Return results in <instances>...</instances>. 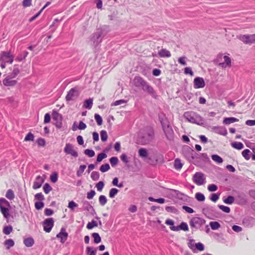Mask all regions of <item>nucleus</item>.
Listing matches in <instances>:
<instances>
[{"label": "nucleus", "mask_w": 255, "mask_h": 255, "mask_svg": "<svg viewBox=\"0 0 255 255\" xmlns=\"http://www.w3.org/2000/svg\"><path fill=\"white\" fill-rule=\"evenodd\" d=\"M106 157H107V155L106 153H101L99 154L97 156V162H101L103 159L105 158Z\"/></svg>", "instance_id": "nucleus-56"}, {"label": "nucleus", "mask_w": 255, "mask_h": 255, "mask_svg": "<svg viewBox=\"0 0 255 255\" xmlns=\"http://www.w3.org/2000/svg\"><path fill=\"white\" fill-rule=\"evenodd\" d=\"M195 198L197 199V200L200 202L204 201L205 199V197L204 194L200 192L196 193Z\"/></svg>", "instance_id": "nucleus-40"}, {"label": "nucleus", "mask_w": 255, "mask_h": 255, "mask_svg": "<svg viewBox=\"0 0 255 255\" xmlns=\"http://www.w3.org/2000/svg\"><path fill=\"white\" fill-rule=\"evenodd\" d=\"M103 32L101 29H98L91 37V41L95 46H98L102 41Z\"/></svg>", "instance_id": "nucleus-7"}, {"label": "nucleus", "mask_w": 255, "mask_h": 255, "mask_svg": "<svg viewBox=\"0 0 255 255\" xmlns=\"http://www.w3.org/2000/svg\"><path fill=\"white\" fill-rule=\"evenodd\" d=\"M86 168V166L85 165H80L79 170L77 171V175L80 177L82 175V173L84 171Z\"/></svg>", "instance_id": "nucleus-48"}, {"label": "nucleus", "mask_w": 255, "mask_h": 255, "mask_svg": "<svg viewBox=\"0 0 255 255\" xmlns=\"http://www.w3.org/2000/svg\"><path fill=\"white\" fill-rule=\"evenodd\" d=\"M158 54L160 57H170L171 56L170 51L165 48L161 49Z\"/></svg>", "instance_id": "nucleus-24"}, {"label": "nucleus", "mask_w": 255, "mask_h": 255, "mask_svg": "<svg viewBox=\"0 0 255 255\" xmlns=\"http://www.w3.org/2000/svg\"><path fill=\"white\" fill-rule=\"evenodd\" d=\"M212 159L217 163L220 164L222 163L223 161V160L222 157L217 154H213L211 156Z\"/></svg>", "instance_id": "nucleus-32"}, {"label": "nucleus", "mask_w": 255, "mask_h": 255, "mask_svg": "<svg viewBox=\"0 0 255 255\" xmlns=\"http://www.w3.org/2000/svg\"><path fill=\"white\" fill-rule=\"evenodd\" d=\"M171 230L173 231H178L180 230H183L184 231H188V226L186 223L182 222L180 225L178 226H172L170 227Z\"/></svg>", "instance_id": "nucleus-17"}, {"label": "nucleus", "mask_w": 255, "mask_h": 255, "mask_svg": "<svg viewBox=\"0 0 255 255\" xmlns=\"http://www.w3.org/2000/svg\"><path fill=\"white\" fill-rule=\"evenodd\" d=\"M95 119L99 126H101L102 124V118L99 114H96L95 115Z\"/></svg>", "instance_id": "nucleus-55"}, {"label": "nucleus", "mask_w": 255, "mask_h": 255, "mask_svg": "<svg viewBox=\"0 0 255 255\" xmlns=\"http://www.w3.org/2000/svg\"><path fill=\"white\" fill-rule=\"evenodd\" d=\"M54 220L53 218H48L43 222V226L44 231L47 233H49L54 226Z\"/></svg>", "instance_id": "nucleus-13"}, {"label": "nucleus", "mask_w": 255, "mask_h": 255, "mask_svg": "<svg viewBox=\"0 0 255 255\" xmlns=\"http://www.w3.org/2000/svg\"><path fill=\"white\" fill-rule=\"evenodd\" d=\"M186 57L185 56H182V57H180L178 58V61L181 65H186Z\"/></svg>", "instance_id": "nucleus-64"}, {"label": "nucleus", "mask_w": 255, "mask_h": 255, "mask_svg": "<svg viewBox=\"0 0 255 255\" xmlns=\"http://www.w3.org/2000/svg\"><path fill=\"white\" fill-rule=\"evenodd\" d=\"M238 38L246 44L251 45L255 43V33L240 35L238 36Z\"/></svg>", "instance_id": "nucleus-6"}, {"label": "nucleus", "mask_w": 255, "mask_h": 255, "mask_svg": "<svg viewBox=\"0 0 255 255\" xmlns=\"http://www.w3.org/2000/svg\"><path fill=\"white\" fill-rule=\"evenodd\" d=\"M238 121L239 119L234 117L226 118L223 120V124L225 125H230Z\"/></svg>", "instance_id": "nucleus-25"}, {"label": "nucleus", "mask_w": 255, "mask_h": 255, "mask_svg": "<svg viewBox=\"0 0 255 255\" xmlns=\"http://www.w3.org/2000/svg\"><path fill=\"white\" fill-rule=\"evenodd\" d=\"M194 88L195 89L203 88L205 86L204 80L202 77H196L194 79Z\"/></svg>", "instance_id": "nucleus-15"}, {"label": "nucleus", "mask_w": 255, "mask_h": 255, "mask_svg": "<svg viewBox=\"0 0 255 255\" xmlns=\"http://www.w3.org/2000/svg\"><path fill=\"white\" fill-rule=\"evenodd\" d=\"M78 95L77 87L73 88L68 92L66 96V100L67 101H71L74 97H77Z\"/></svg>", "instance_id": "nucleus-16"}, {"label": "nucleus", "mask_w": 255, "mask_h": 255, "mask_svg": "<svg viewBox=\"0 0 255 255\" xmlns=\"http://www.w3.org/2000/svg\"><path fill=\"white\" fill-rule=\"evenodd\" d=\"M92 236L94 238L95 243L98 244L101 242V238L98 233H94L92 234Z\"/></svg>", "instance_id": "nucleus-35"}, {"label": "nucleus", "mask_w": 255, "mask_h": 255, "mask_svg": "<svg viewBox=\"0 0 255 255\" xmlns=\"http://www.w3.org/2000/svg\"><path fill=\"white\" fill-rule=\"evenodd\" d=\"M5 197L9 200H13L15 197L13 190L11 189L7 190L5 194Z\"/></svg>", "instance_id": "nucleus-27"}, {"label": "nucleus", "mask_w": 255, "mask_h": 255, "mask_svg": "<svg viewBox=\"0 0 255 255\" xmlns=\"http://www.w3.org/2000/svg\"><path fill=\"white\" fill-rule=\"evenodd\" d=\"M64 151L66 154H70L74 157H77L78 156V153L77 151L74 149L73 145L69 143L66 144L64 148Z\"/></svg>", "instance_id": "nucleus-12"}, {"label": "nucleus", "mask_w": 255, "mask_h": 255, "mask_svg": "<svg viewBox=\"0 0 255 255\" xmlns=\"http://www.w3.org/2000/svg\"><path fill=\"white\" fill-rule=\"evenodd\" d=\"M195 249L199 251H203L204 250L205 247L204 245L201 243H198L195 244Z\"/></svg>", "instance_id": "nucleus-52"}, {"label": "nucleus", "mask_w": 255, "mask_h": 255, "mask_svg": "<svg viewBox=\"0 0 255 255\" xmlns=\"http://www.w3.org/2000/svg\"><path fill=\"white\" fill-rule=\"evenodd\" d=\"M251 152L250 150L248 149H246L242 151V155L247 160L250 159V153Z\"/></svg>", "instance_id": "nucleus-41"}, {"label": "nucleus", "mask_w": 255, "mask_h": 255, "mask_svg": "<svg viewBox=\"0 0 255 255\" xmlns=\"http://www.w3.org/2000/svg\"><path fill=\"white\" fill-rule=\"evenodd\" d=\"M182 166L183 164L181 163V160L179 158L175 159L174 163V168L177 170H179L182 167Z\"/></svg>", "instance_id": "nucleus-30"}, {"label": "nucleus", "mask_w": 255, "mask_h": 255, "mask_svg": "<svg viewBox=\"0 0 255 255\" xmlns=\"http://www.w3.org/2000/svg\"><path fill=\"white\" fill-rule=\"evenodd\" d=\"M68 236V233L66 231V229L62 228L60 232L57 234L56 238L60 239V243H64L67 239Z\"/></svg>", "instance_id": "nucleus-14"}, {"label": "nucleus", "mask_w": 255, "mask_h": 255, "mask_svg": "<svg viewBox=\"0 0 255 255\" xmlns=\"http://www.w3.org/2000/svg\"><path fill=\"white\" fill-rule=\"evenodd\" d=\"M231 145L233 147L239 150L244 148V144L241 142H234Z\"/></svg>", "instance_id": "nucleus-33"}, {"label": "nucleus", "mask_w": 255, "mask_h": 255, "mask_svg": "<svg viewBox=\"0 0 255 255\" xmlns=\"http://www.w3.org/2000/svg\"><path fill=\"white\" fill-rule=\"evenodd\" d=\"M139 156L142 158H145L147 157L148 151L145 148H141L138 150Z\"/></svg>", "instance_id": "nucleus-29"}, {"label": "nucleus", "mask_w": 255, "mask_h": 255, "mask_svg": "<svg viewBox=\"0 0 255 255\" xmlns=\"http://www.w3.org/2000/svg\"><path fill=\"white\" fill-rule=\"evenodd\" d=\"M78 204L73 201H70L68 203V207L73 211L75 208L78 207Z\"/></svg>", "instance_id": "nucleus-49"}, {"label": "nucleus", "mask_w": 255, "mask_h": 255, "mask_svg": "<svg viewBox=\"0 0 255 255\" xmlns=\"http://www.w3.org/2000/svg\"><path fill=\"white\" fill-rule=\"evenodd\" d=\"M93 105V100L89 99L86 100L84 103V107L87 109H91Z\"/></svg>", "instance_id": "nucleus-31"}, {"label": "nucleus", "mask_w": 255, "mask_h": 255, "mask_svg": "<svg viewBox=\"0 0 255 255\" xmlns=\"http://www.w3.org/2000/svg\"><path fill=\"white\" fill-rule=\"evenodd\" d=\"M118 192H119V190L116 188H113L111 189V190H110V192H109L110 197L111 198H114L115 196L118 194Z\"/></svg>", "instance_id": "nucleus-39"}, {"label": "nucleus", "mask_w": 255, "mask_h": 255, "mask_svg": "<svg viewBox=\"0 0 255 255\" xmlns=\"http://www.w3.org/2000/svg\"><path fill=\"white\" fill-rule=\"evenodd\" d=\"M210 226L213 230H217L221 227L220 224L216 221H212L210 223Z\"/></svg>", "instance_id": "nucleus-34"}, {"label": "nucleus", "mask_w": 255, "mask_h": 255, "mask_svg": "<svg viewBox=\"0 0 255 255\" xmlns=\"http://www.w3.org/2000/svg\"><path fill=\"white\" fill-rule=\"evenodd\" d=\"M44 206V204L42 202H36L35 203V207L37 210L41 209Z\"/></svg>", "instance_id": "nucleus-60"}, {"label": "nucleus", "mask_w": 255, "mask_h": 255, "mask_svg": "<svg viewBox=\"0 0 255 255\" xmlns=\"http://www.w3.org/2000/svg\"><path fill=\"white\" fill-rule=\"evenodd\" d=\"M110 168V165L109 164L106 163L105 164H103L101 166L100 170L102 172H105L108 171Z\"/></svg>", "instance_id": "nucleus-46"}, {"label": "nucleus", "mask_w": 255, "mask_h": 255, "mask_svg": "<svg viewBox=\"0 0 255 255\" xmlns=\"http://www.w3.org/2000/svg\"><path fill=\"white\" fill-rule=\"evenodd\" d=\"M119 160L117 157H112L110 159V162L112 167L115 166L118 163Z\"/></svg>", "instance_id": "nucleus-51"}, {"label": "nucleus", "mask_w": 255, "mask_h": 255, "mask_svg": "<svg viewBox=\"0 0 255 255\" xmlns=\"http://www.w3.org/2000/svg\"><path fill=\"white\" fill-rule=\"evenodd\" d=\"M20 73V70L18 65H14L12 72L8 75L15 78Z\"/></svg>", "instance_id": "nucleus-26"}, {"label": "nucleus", "mask_w": 255, "mask_h": 255, "mask_svg": "<svg viewBox=\"0 0 255 255\" xmlns=\"http://www.w3.org/2000/svg\"><path fill=\"white\" fill-rule=\"evenodd\" d=\"M218 207L221 210L226 213H229L230 212V208L227 206L224 205H219Z\"/></svg>", "instance_id": "nucleus-61"}, {"label": "nucleus", "mask_w": 255, "mask_h": 255, "mask_svg": "<svg viewBox=\"0 0 255 255\" xmlns=\"http://www.w3.org/2000/svg\"><path fill=\"white\" fill-rule=\"evenodd\" d=\"M12 231V227L11 226H5L3 229V233L5 235H9Z\"/></svg>", "instance_id": "nucleus-50"}, {"label": "nucleus", "mask_w": 255, "mask_h": 255, "mask_svg": "<svg viewBox=\"0 0 255 255\" xmlns=\"http://www.w3.org/2000/svg\"><path fill=\"white\" fill-rule=\"evenodd\" d=\"M82 207L84 210H86L89 212L94 211V209L93 207L90 204V203L86 200L82 201Z\"/></svg>", "instance_id": "nucleus-23"}, {"label": "nucleus", "mask_w": 255, "mask_h": 255, "mask_svg": "<svg viewBox=\"0 0 255 255\" xmlns=\"http://www.w3.org/2000/svg\"><path fill=\"white\" fill-rule=\"evenodd\" d=\"M4 244L6 246L7 249H9L11 247H12L14 246V243L12 239H8L5 240Z\"/></svg>", "instance_id": "nucleus-37"}, {"label": "nucleus", "mask_w": 255, "mask_h": 255, "mask_svg": "<svg viewBox=\"0 0 255 255\" xmlns=\"http://www.w3.org/2000/svg\"><path fill=\"white\" fill-rule=\"evenodd\" d=\"M184 117L187 121L193 124L199 125L204 124L203 119L199 115L192 111L185 112L184 114Z\"/></svg>", "instance_id": "nucleus-3"}, {"label": "nucleus", "mask_w": 255, "mask_h": 255, "mask_svg": "<svg viewBox=\"0 0 255 255\" xmlns=\"http://www.w3.org/2000/svg\"><path fill=\"white\" fill-rule=\"evenodd\" d=\"M44 181V179L40 175L37 176L33 183V188L37 189L40 188Z\"/></svg>", "instance_id": "nucleus-19"}, {"label": "nucleus", "mask_w": 255, "mask_h": 255, "mask_svg": "<svg viewBox=\"0 0 255 255\" xmlns=\"http://www.w3.org/2000/svg\"><path fill=\"white\" fill-rule=\"evenodd\" d=\"M52 119L55 122L54 125L56 128H62V117L61 115L59 114L57 111L53 110L52 112Z\"/></svg>", "instance_id": "nucleus-10"}, {"label": "nucleus", "mask_w": 255, "mask_h": 255, "mask_svg": "<svg viewBox=\"0 0 255 255\" xmlns=\"http://www.w3.org/2000/svg\"><path fill=\"white\" fill-rule=\"evenodd\" d=\"M50 180L53 183H56L58 180V175L56 173H53L50 175Z\"/></svg>", "instance_id": "nucleus-59"}, {"label": "nucleus", "mask_w": 255, "mask_h": 255, "mask_svg": "<svg viewBox=\"0 0 255 255\" xmlns=\"http://www.w3.org/2000/svg\"><path fill=\"white\" fill-rule=\"evenodd\" d=\"M154 138V132L151 128H147L141 130L138 135V141L142 145L147 144L150 143Z\"/></svg>", "instance_id": "nucleus-1"}, {"label": "nucleus", "mask_w": 255, "mask_h": 255, "mask_svg": "<svg viewBox=\"0 0 255 255\" xmlns=\"http://www.w3.org/2000/svg\"><path fill=\"white\" fill-rule=\"evenodd\" d=\"M193 181L196 185L201 186L206 183V177L204 174L201 172H196L192 178Z\"/></svg>", "instance_id": "nucleus-5"}, {"label": "nucleus", "mask_w": 255, "mask_h": 255, "mask_svg": "<svg viewBox=\"0 0 255 255\" xmlns=\"http://www.w3.org/2000/svg\"><path fill=\"white\" fill-rule=\"evenodd\" d=\"M43 189L45 194H48L52 190V188L48 183H45Z\"/></svg>", "instance_id": "nucleus-45"}, {"label": "nucleus", "mask_w": 255, "mask_h": 255, "mask_svg": "<svg viewBox=\"0 0 255 255\" xmlns=\"http://www.w3.org/2000/svg\"><path fill=\"white\" fill-rule=\"evenodd\" d=\"M84 153L90 157H93L95 154V153L93 150L89 149L85 150Z\"/></svg>", "instance_id": "nucleus-53"}, {"label": "nucleus", "mask_w": 255, "mask_h": 255, "mask_svg": "<svg viewBox=\"0 0 255 255\" xmlns=\"http://www.w3.org/2000/svg\"><path fill=\"white\" fill-rule=\"evenodd\" d=\"M96 192L94 190H91L90 192H88L87 194V198L88 199H92L95 196Z\"/></svg>", "instance_id": "nucleus-62"}, {"label": "nucleus", "mask_w": 255, "mask_h": 255, "mask_svg": "<svg viewBox=\"0 0 255 255\" xmlns=\"http://www.w3.org/2000/svg\"><path fill=\"white\" fill-rule=\"evenodd\" d=\"M10 205L8 201L4 198H0V211L6 219H8L10 217Z\"/></svg>", "instance_id": "nucleus-4"}, {"label": "nucleus", "mask_w": 255, "mask_h": 255, "mask_svg": "<svg viewBox=\"0 0 255 255\" xmlns=\"http://www.w3.org/2000/svg\"><path fill=\"white\" fill-rule=\"evenodd\" d=\"M205 220L200 217H193L190 221V225L191 227L198 228L205 223Z\"/></svg>", "instance_id": "nucleus-8"}, {"label": "nucleus", "mask_w": 255, "mask_h": 255, "mask_svg": "<svg viewBox=\"0 0 255 255\" xmlns=\"http://www.w3.org/2000/svg\"><path fill=\"white\" fill-rule=\"evenodd\" d=\"M24 244L27 247H31L34 244V240L32 238H28L24 240Z\"/></svg>", "instance_id": "nucleus-28"}, {"label": "nucleus", "mask_w": 255, "mask_h": 255, "mask_svg": "<svg viewBox=\"0 0 255 255\" xmlns=\"http://www.w3.org/2000/svg\"><path fill=\"white\" fill-rule=\"evenodd\" d=\"M14 59V56L10 52H2L0 54V60L6 63L11 64Z\"/></svg>", "instance_id": "nucleus-9"}, {"label": "nucleus", "mask_w": 255, "mask_h": 255, "mask_svg": "<svg viewBox=\"0 0 255 255\" xmlns=\"http://www.w3.org/2000/svg\"><path fill=\"white\" fill-rule=\"evenodd\" d=\"M86 252L88 255H96V250L94 249L93 247H87Z\"/></svg>", "instance_id": "nucleus-38"}, {"label": "nucleus", "mask_w": 255, "mask_h": 255, "mask_svg": "<svg viewBox=\"0 0 255 255\" xmlns=\"http://www.w3.org/2000/svg\"><path fill=\"white\" fill-rule=\"evenodd\" d=\"M100 135H101V140L103 141H107V138H108V134H107V132L106 130H102L100 132Z\"/></svg>", "instance_id": "nucleus-43"}, {"label": "nucleus", "mask_w": 255, "mask_h": 255, "mask_svg": "<svg viewBox=\"0 0 255 255\" xmlns=\"http://www.w3.org/2000/svg\"><path fill=\"white\" fill-rule=\"evenodd\" d=\"M133 82L135 87L141 88L146 82L143 78L139 76H135L133 79Z\"/></svg>", "instance_id": "nucleus-21"}, {"label": "nucleus", "mask_w": 255, "mask_h": 255, "mask_svg": "<svg viewBox=\"0 0 255 255\" xmlns=\"http://www.w3.org/2000/svg\"><path fill=\"white\" fill-rule=\"evenodd\" d=\"M159 119L166 138L170 140L172 139L174 136V131L169 122L164 115L159 116Z\"/></svg>", "instance_id": "nucleus-2"}, {"label": "nucleus", "mask_w": 255, "mask_h": 255, "mask_svg": "<svg viewBox=\"0 0 255 255\" xmlns=\"http://www.w3.org/2000/svg\"><path fill=\"white\" fill-rule=\"evenodd\" d=\"M14 77L7 75L2 81V83L6 87H13L17 83V81L14 79Z\"/></svg>", "instance_id": "nucleus-11"}, {"label": "nucleus", "mask_w": 255, "mask_h": 255, "mask_svg": "<svg viewBox=\"0 0 255 255\" xmlns=\"http://www.w3.org/2000/svg\"><path fill=\"white\" fill-rule=\"evenodd\" d=\"M98 224L96 221L92 220L91 222H89L87 225V228L88 229H92L94 227H97Z\"/></svg>", "instance_id": "nucleus-42"}, {"label": "nucleus", "mask_w": 255, "mask_h": 255, "mask_svg": "<svg viewBox=\"0 0 255 255\" xmlns=\"http://www.w3.org/2000/svg\"><path fill=\"white\" fill-rule=\"evenodd\" d=\"M188 245L189 248L191 250H192V251L194 253L196 252L195 249V244L194 243V240H190L188 244Z\"/></svg>", "instance_id": "nucleus-58"}, {"label": "nucleus", "mask_w": 255, "mask_h": 255, "mask_svg": "<svg viewBox=\"0 0 255 255\" xmlns=\"http://www.w3.org/2000/svg\"><path fill=\"white\" fill-rule=\"evenodd\" d=\"M34 140V135L33 134L29 132L25 137L24 138V141H33Z\"/></svg>", "instance_id": "nucleus-57"}, {"label": "nucleus", "mask_w": 255, "mask_h": 255, "mask_svg": "<svg viewBox=\"0 0 255 255\" xmlns=\"http://www.w3.org/2000/svg\"><path fill=\"white\" fill-rule=\"evenodd\" d=\"M223 58L224 61L220 63L219 65L224 68L231 67L232 65V60L231 58L227 55H224Z\"/></svg>", "instance_id": "nucleus-18"}, {"label": "nucleus", "mask_w": 255, "mask_h": 255, "mask_svg": "<svg viewBox=\"0 0 255 255\" xmlns=\"http://www.w3.org/2000/svg\"><path fill=\"white\" fill-rule=\"evenodd\" d=\"M104 182L103 181H100L98 183L96 184V187L97 189V190L101 192L102 191L104 187Z\"/></svg>", "instance_id": "nucleus-54"}, {"label": "nucleus", "mask_w": 255, "mask_h": 255, "mask_svg": "<svg viewBox=\"0 0 255 255\" xmlns=\"http://www.w3.org/2000/svg\"><path fill=\"white\" fill-rule=\"evenodd\" d=\"M32 0H23L22 5L24 7H29L31 5Z\"/></svg>", "instance_id": "nucleus-63"}, {"label": "nucleus", "mask_w": 255, "mask_h": 255, "mask_svg": "<svg viewBox=\"0 0 255 255\" xmlns=\"http://www.w3.org/2000/svg\"><path fill=\"white\" fill-rule=\"evenodd\" d=\"M214 131L219 134L222 135H226L227 134V131L226 129L223 127L215 126L213 128Z\"/></svg>", "instance_id": "nucleus-22"}, {"label": "nucleus", "mask_w": 255, "mask_h": 255, "mask_svg": "<svg viewBox=\"0 0 255 255\" xmlns=\"http://www.w3.org/2000/svg\"><path fill=\"white\" fill-rule=\"evenodd\" d=\"M91 177L94 181H97L99 179L100 174L97 171H93L91 174Z\"/></svg>", "instance_id": "nucleus-44"}, {"label": "nucleus", "mask_w": 255, "mask_h": 255, "mask_svg": "<svg viewBox=\"0 0 255 255\" xmlns=\"http://www.w3.org/2000/svg\"><path fill=\"white\" fill-rule=\"evenodd\" d=\"M234 197L229 196L227 198L224 199L223 201L226 204H232L234 202Z\"/></svg>", "instance_id": "nucleus-47"}, {"label": "nucleus", "mask_w": 255, "mask_h": 255, "mask_svg": "<svg viewBox=\"0 0 255 255\" xmlns=\"http://www.w3.org/2000/svg\"><path fill=\"white\" fill-rule=\"evenodd\" d=\"M141 88L144 91L146 92L152 96H155V92L153 88L151 86H150L146 82L143 85Z\"/></svg>", "instance_id": "nucleus-20"}, {"label": "nucleus", "mask_w": 255, "mask_h": 255, "mask_svg": "<svg viewBox=\"0 0 255 255\" xmlns=\"http://www.w3.org/2000/svg\"><path fill=\"white\" fill-rule=\"evenodd\" d=\"M99 201L100 204L101 206H104L107 202V199L105 195H102L99 196Z\"/></svg>", "instance_id": "nucleus-36"}]
</instances>
